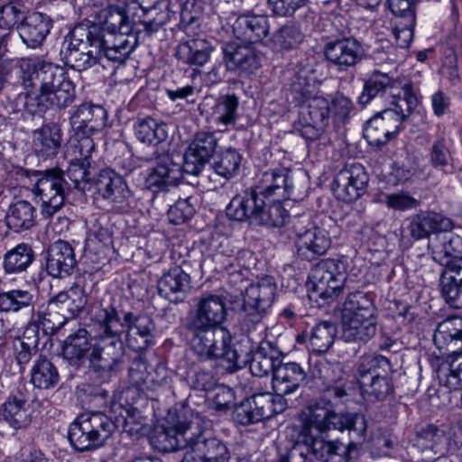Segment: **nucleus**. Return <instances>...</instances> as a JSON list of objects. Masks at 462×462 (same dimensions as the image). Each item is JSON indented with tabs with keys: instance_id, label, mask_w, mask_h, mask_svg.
<instances>
[{
	"instance_id": "nucleus-35",
	"label": "nucleus",
	"mask_w": 462,
	"mask_h": 462,
	"mask_svg": "<svg viewBox=\"0 0 462 462\" xmlns=\"http://www.w3.org/2000/svg\"><path fill=\"white\" fill-rule=\"evenodd\" d=\"M79 157H76L70 163L65 173L74 184V188L82 191L88 189L92 173L89 171L90 156L95 150L93 139L84 138L80 144H77Z\"/></svg>"
},
{
	"instance_id": "nucleus-55",
	"label": "nucleus",
	"mask_w": 462,
	"mask_h": 462,
	"mask_svg": "<svg viewBox=\"0 0 462 462\" xmlns=\"http://www.w3.org/2000/svg\"><path fill=\"white\" fill-rule=\"evenodd\" d=\"M281 201L266 199L255 225L269 228L282 226L289 216Z\"/></svg>"
},
{
	"instance_id": "nucleus-53",
	"label": "nucleus",
	"mask_w": 462,
	"mask_h": 462,
	"mask_svg": "<svg viewBox=\"0 0 462 462\" xmlns=\"http://www.w3.org/2000/svg\"><path fill=\"white\" fill-rule=\"evenodd\" d=\"M241 161L242 156L237 150L226 148L217 154L211 167L217 175L229 180L237 174Z\"/></svg>"
},
{
	"instance_id": "nucleus-60",
	"label": "nucleus",
	"mask_w": 462,
	"mask_h": 462,
	"mask_svg": "<svg viewBox=\"0 0 462 462\" xmlns=\"http://www.w3.org/2000/svg\"><path fill=\"white\" fill-rule=\"evenodd\" d=\"M114 222H111L109 218L106 220L105 217H102L100 219V226L96 234L97 239L103 245L104 258L106 259L107 262L113 259L116 253L114 246Z\"/></svg>"
},
{
	"instance_id": "nucleus-52",
	"label": "nucleus",
	"mask_w": 462,
	"mask_h": 462,
	"mask_svg": "<svg viewBox=\"0 0 462 462\" xmlns=\"http://www.w3.org/2000/svg\"><path fill=\"white\" fill-rule=\"evenodd\" d=\"M438 378L441 385L450 391L462 387V351L447 359L438 371Z\"/></svg>"
},
{
	"instance_id": "nucleus-21",
	"label": "nucleus",
	"mask_w": 462,
	"mask_h": 462,
	"mask_svg": "<svg viewBox=\"0 0 462 462\" xmlns=\"http://www.w3.org/2000/svg\"><path fill=\"white\" fill-rule=\"evenodd\" d=\"M217 139L213 133L199 132L189 143L183 158L184 173L198 176L214 155Z\"/></svg>"
},
{
	"instance_id": "nucleus-22",
	"label": "nucleus",
	"mask_w": 462,
	"mask_h": 462,
	"mask_svg": "<svg viewBox=\"0 0 462 462\" xmlns=\"http://www.w3.org/2000/svg\"><path fill=\"white\" fill-rule=\"evenodd\" d=\"M121 327L125 332V344L134 351L145 350L154 344L155 324L147 315L125 314Z\"/></svg>"
},
{
	"instance_id": "nucleus-3",
	"label": "nucleus",
	"mask_w": 462,
	"mask_h": 462,
	"mask_svg": "<svg viewBox=\"0 0 462 462\" xmlns=\"http://www.w3.org/2000/svg\"><path fill=\"white\" fill-rule=\"evenodd\" d=\"M342 337L346 342L367 343L377 330V309L365 292L354 291L341 310Z\"/></svg>"
},
{
	"instance_id": "nucleus-7",
	"label": "nucleus",
	"mask_w": 462,
	"mask_h": 462,
	"mask_svg": "<svg viewBox=\"0 0 462 462\" xmlns=\"http://www.w3.org/2000/svg\"><path fill=\"white\" fill-rule=\"evenodd\" d=\"M116 423L102 412L79 415L69 425L68 438L78 451L97 448L112 437Z\"/></svg>"
},
{
	"instance_id": "nucleus-5",
	"label": "nucleus",
	"mask_w": 462,
	"mask_h": 462,
	"mask_svg": "<svg viewBox=\"0 0 462 462\" xmlns=\"http://www.w3.org/2000/svg\"><path fill=\"white\" fill-rule=\"evenodd\" d=\"M418 105V98L411 89L403 90V97L393 99L388 106L369 119L364 128V137L371 146L386 144L401 127L402 123Z\"/></svg>"
},
{
	"instance_id": "nucleus-61",
	"label": "nucleus",
	"mask_w": 462,
	"mask_h": 462,
	"mask_svg": "<svg viewBox=\"0 0 462 462\" xmlns=\"http://www.w3.org/2000/svg\"><path fill=\"white\" fill-rule=\"evenodd\" d=\"M394 15L405 20L403 23H396L393 32L396 39L397 44L401 48H406L411 42L413 38V29L416 23L415 13H407Z\"/></svg>"
},
{
	"instance_id": "nucleus-19",
	"label": "nucleus",
	"mask_w": 462,
	"mask_h": 462,
	"mask_svg": "<svg viewBox=\"0 0 462 462\" xmlns=\"http://www.w3.org/2000/svg\"><path fill=\"white\" fill-rule=\"evenodd\" d=\"M368 180L365 168L359 163H354L337 173L332 189L337 199L349 203L365 192Z\"/></svg>"
},
{
	"instance_id": "nucleus-36",
	"label": "nucleus",
	"mask_w": 462,
	"mask_h": 462,
	"mask_svg": "<svg viewBox=\"0 0 462 462\" xmlns=\"http://www.w3.org/2000/svg\"><path fill=\"white\" fill-rule=\"evenodd\" d=\"M265 199L286 200L291 193L289 171L284 169H273L263 172L254 186Z\"/></svg>"
},
{
	"instance_id": "nucleus-57",
	"label": "nucleus",
	"mask_w": 462,
	"mask_h": 462,
	"mask_svg": "<svg viewBox=\"0 0 462 462\" xmlns=\"http://www.w3.org/2000/svg\"><path fill=\"white\" fill-rule=\"evenodd\" d=\"M316 86L307 78L306 75L297 73L291 79L289 88V98L295 105L300 106L312 97H314Z\"/></svg>"
},
{
	"instance_id": "nucleus-13",
	"label": "nucleus",
	"mask_w": 462,
	"mask_h": 462,
	"mask_svg": "<svg viewBox=\"0 0 462 462\" xmlns=\"http://www.w3.org/2000/svg\"><path fill=\"white\" fill-rule=\"evenodd\" d=\"M195 421H184L180 415L169 414L168 419L156 425L150 436L151 445L161 452L189 451L190 440L194 437Z\"/></svg>"
},
{
	"instance_id": "nucleus-10",
	"label": "nucleus",
	"mask_w": 462,
	"mask_h": 462,
	"mask_svg": "<svg viewBox=\"0 0 462 462\" xmlns=\"http://www.w3.org/2000/svg\"><path fill=\"white\" fill-rule=\"evenodd\" d=\"M393 373L391 361L382 355L360 358L357 374L361 393L369 401H383L393 392L388 374Z\"/></svg>"
},
{
	"instance_id": "nucleus-54",
	"label": "nucleus",
	"mask_w": 462,
	"mask_h": 462,
	"mask_svg": "<svg viewBox=\"0 0 462 462\" xmlns=\"http://www.w3.org/2000/svg\"><path fill=\"white\" fill-rule=\"evenodd\" d=\"M445 442L444 430L434 425H428L416 434L415 445L421 450L430 449L435 454H443L446 450Z\"/></svg>"
},
{
	"instance_id": "nucleus-40",
	"label": "nucleus",
	"mask_w": 462,
	"mask_h": 462,
	"mask_svg": "<svg viewBox=\"0 0 462 462\" xmlns=\"http://www.w3.org/2000/svg\"><path fill=\"white\" fill-rule=\"evenodd\" d=\"M190 289V277L180 266L170 269L158 282V290L161 296L172 300L180 299Z\"/></svg>"
},
{
	"instance_id": "nucleus-58",
	"label": "nucleus",
	"mask_w": 462,
	"mask_h": 462,
	"mask_svg": "<svg viewBox=\"0 0 462 462\" xmlns=\"http://www.w3.org/2000/svg\"><path fill=\"white\" fill-rule=\"evenodd\" d=\"M430 159L434 168L440 169L445 172L452 171V156L448 143L444 139L433 143Z\"/></svg>"
},
{
	"instance_id": "nucleus-49",
	"label": "nucleus",
	"mask_w": 462,
	"mask_h": 462,
	"mask_svg": "<svg viewBox=\"0 0 462 462\" xmlns=\"http://www.w3.org/2000/svg\"><path fill=\"white\" fill-rule=\"evenodd\" d=\"M336 335L337 327L333 322H320L311 328L308 336L309 348L318 354L325 353L333 345Z\"/></svg>"
},
{
	"instance_id": "nucleus-50",
	"label": "nucleus",
	"mask_w": 462,
	"mask_h": 462,
	"mask_svg": "<svg viewBox=\"0 0 462 462\" xmlns=\"http://www.w3.org/2000/svg\"><path fill=\"white\" fill-rule=\"evenodd\" d=\"M303 37L300 25L287 22L273 33L270 41L275 51H291L298 47Z\"/></svg>"
},
{
	"instance_id": "nucleus-48",
	"label": "nucleus",
	"mask_w": 462,
	"mask_h": 462,
	"mask_svg": "<svg viewBox=\"0 0 462 462\" xmlns=\"http://www.w3.org/2000/svg\"><path fill=\"white\" fill-rule=\"evenodd\" d=\"M330 101L322 96L315 95L300 106V120L312 124H328Z\"/></svg>"
},
{
	"instance_id": "nucleus-15",
	"label": "nucleus",
	"mask_w": 462,
	"mask_h": 462,
	"mask_svg": "<svg viewBox=\"0 0 462 462\" xmlns=\"http://www.w3.org/2000/svg\"><path fill=\"white\" fill-rule=\"evenodd\" d=\"M345 430L348 431L350 439L346 444L337 439L326 441L321 438L307 437V440L310 442L304 444L305 448L323 462H348L351 452L365 440L366 431H363L361 437H358L353 432L352 425L347 426Z\"/></svg>"
},
{
	"instance_id": "nucleus-17",
	"label": "nucleus",
	"mask_w": 462,
	"mask_h": 462,
	"mask_svg": "<svg viewBox=\"0 0 462 462\" xmlns=\"http://www.w3.org/2000/svg\"><path fill=\"white\" fill-rule=\"evenodd\" d=\"M22 84L27 91H48L53 83L63 81L62 69L50 62L23 60L20 64Z\"/></svg>"
},
{
	"instance_id": "nucleus-8",
	"label": "nucleus",
	"mask_w": 462,
	"mask_h": 462,
	"mask_svg": "<svg viewBox=\"0 0 462 462\" xmlns=\"http://www.w3.org/2000/svg\"><path fill=\"white\" fill-rule=\"evenodd\" d=\"M96 315V339L90 361L97 362L102 370H111L116 365V307L113 295L108 293L101 300Z\"/></svg>"
},
{
	"instance_id": "nucleus-34",
	"label": "nucleus",
	"mask_w": 462,
	"mask_h": 462,
	"mask_svg": "<svg viewBox=\"0 0 462 462\" xmlns=\"http://www.w3.org/2000/svg\"><path fill=\"white\" fill-rule=\"evenodd\" d=\"M182 167L166 155L161 157L145 179V186L153 193L176 186L182 179Z\"/></svg>"
},
{
	"instance_id": "nucleus-2",
	"label": "nucleus",
	"mask_w": 462,
	"mask_h": 462,
	"mask_svg": "<svg viewBox=\"0 0 462 462\" xmlns=\"http://www.w3.org/2000/svg\"><path fill=\"white\" fill-rule=\"evenodd\" d=\"M192 335L190 347L201 360H219V366L226 373L232 374L241 369L246 360L241 358L232 347V337L226 328L187 327Z\"/></svg>"
},
{
	"instance_id": "nucleus-59",
	"label": "nucleus",
	"mask_w": 462,
	"mask_h": 462,
	"mask_svg": "<svg viewBox=\"0 0 462 462\" xmlns=\"http://www.w3.org/2000/svg\"><path fill=\"white\" fill-rule=\"evenodd\" d=\"M420 215L430 235L449 232L454 225L450 218L433 210H420Z\"/></svg>"
},
{
	"instance_id": "nucleus-12",
	"label": "nucleus",
	"mask_w": 462,
	"mask_h": 462,
	"mask_svg": "<svg viewBox=\"0 0 462 462\" xmlns=\"http://www.w3.org/2000/svg\"><path fill=\"white\" fill-rule=\"evenodd\" d=\"M346 280V263L341 259H324L309 274V284L317 297L330 301L337 299Z\"/></svg>"
},
{
	"instance_id": "nucleus-63",
	"label": "nucleus",
	"mask_w": 462,
	"mask_h": 462,
	"mask_svg": "<svg viewBox=\"0 0 462 462\" xmlns=\"http://www.w3.org/2000/svg\"><path fill=\"white\" fill-rule=\"evenodd\" d=\"M69 300H68L66 310L68 316L66 319L76 317L82 311L88 302V296L85 290L81 287L79 282H75V285L70 288Z\"/></svg>"
},
{
	"instance_id": "nucleus-51",
	"label": "nucleus",
	"mask_w": 462,
	"mask_h": 462,
	"mask_svg": "<svg viewBox=\"0 0 462 462\" xmlns=\"http://www.w3.org/2000/svg\"><path fill=\"white\" fill-rule=\"evenodd\" d=\"M60 375L55 365L45 356H40L31 372V382L39 389H50L57 385Z\"/></svg>"
},
{
	"instance_id": "nucleus-4",
	"label": "nucleus",
	"mask_w": 462,
	"mask_h": 462,
	"mask_svg": "<svg viewBox=\"0 0 462 462\" xmlns=\"http://www.w3.org/2000/svg\"><path fill=\"white\" fill-rule=\"evenodd\" d=\"M301 427L298 432V444L310 442V439H319V434L327 433L331 430L344 431L352 425L353 432L361 437L366 431L367 423L364 415L359 413H336L327 408L314 405L308 407L301 416Z\"/></svg>"
},
{
	"instance_id": "nucleus-32",
	"label": "nucleus",
	"mask_w": 462,
	"mask_h": 462,
	"mask_svg": "<svg viewBox=\"0 0 462 462\" xmlns=\"http://www.w3.org/2000/svg\"><path fill=\"white\" fill-rule=\"evenodd\" d=\"M233 33L245 43H262L269 35V19L265 15L251 13L239 15L233 25Z\"/></svg>"
},
{
	"instance_id": "nucleus-25",
	"label": "nucleus",
	"mask_w": 462,
	"mask_h": 462,
	"mask_svg": "<svg viewBox=\"0 0 462 462\" xmlns=\"http://www.w3.org/2000/svg\"><path fill=\"white\" fill-rule=\"evenodd\" d=\"M226 309L221 296L208 294L201 297L195 306L187 327L224 328Z\"/></svg>"
},
{
	"instance_id": "nucleus-28",
	"label": "nucleus",
	"mask_w": 462,
	"mask_h": 462,
	"mask_svg": "<svg viewBox=\"0 0 462 462\" xmlns=\"http://www.w3.org/2000/svg\"><path fill=\"white\" fill-rule=\"evenodd\" d=\"M265 199L254 187L235 196L226 207V216L236 221L256 224Z\"/></svg>"
},
{
	"instance_id": "nucleus-31",
	"label": "nucleus",
	"mask_w": 462,
	"mask_h": 462,
	"mask_svg": "<svg viewBox=\"0 0 462 462\" xmlns=\"http://www.w3.org/2000/svg\"><path fill=\"white\" fill-rule=\"evenodd\" d=\"M75 97V87L67 77L60 82V87L52 96L26 94L25 106L32 114L44 113L56 106L64 108L69 106Z\"/></svg>"
},
{
	"instance_id": "nucleus-16",
	"label": "nucleus",
	"mask_w": 462,
	"mask_h": 462,
	"mask_svg": "<svg viewBox=\"0 0 462 462\" xmlns=\"http://www.w3.org/2000/svg\"><path fill=\"white\" fill-rule=\"evenodd\" d=\"M192 430L194 437L188 451L191 461L185 457L182 462H229L230 453L223 441L203 430L199 421Z\"/></svg>"
},
{
	"instance_id": "nucleus-38",
	"label": "nucleus",
	"mask_w": 462,
	"mask_h": 462,
	"mask_svg": "<svg viewBox=\"0 0 462 462\" xmlns=\"http://www.w3.org/2000/svg\"><path fill=\"white\" fill-rule=\"evenodd\" d=\"M51 27V19L41 13H32L23 18L17 30L23 42L31 48L43 42Z\"/></svg>"
},
{
	"instance_id": "nucleus-37",
	"label": "nucleus",
	"mask_w": 462,
	"mask_h": 462,
	"mask_svg": "<svg viewBox=\"0 0 462 462\" xmlns=\"http://www.w3.org/2000/svg\"><path fill=\"white\" fill-rule=\"evenodd\" d=\"M306 379L303 368L295 362L279 363L274 369L273 388L276 393L275 399L294 393Z\"/></svg>"
},
{
	"instance_id": "nucleus-44",
	"label": "nucleus",
	"mask_w": 462,
	"mask_h": 462,
	"mask_svg": "<svg viewBox=\"0 0 462 462\" xmlns=\"http://www.w3.org/2000/svg\"><path fill=\"white\" fill-rule=\"evenodd\" d=\"M40 328L35 322H29L23 335L13 340L12 348L19 365L27 364L37 351Z\"/></svg>"
},
{
	"instance_id": "nucleus-6",
	"label": "nucleus",
	"mask_w": 462,
	"mask_h": 462,
	"mask_svg": "<svg viewBox=\"0 0 462 462\" xmlns=\"http://www.w3.org/2000/svg\"><path fill=\"white\" fill-rule=\"evenodd\" d=\"M171 13H175V4L169 0H129L124 7L117 6L121 17L119 31L122 34H131L141 23L151 35L169 22Z\"/></svg>"
},
{
	"instance_id": "nucleus-29",
	"label": "nucleus",
	"mask_w": 462,
	"mask_h": 462,
	"mask_svg": "<svg viewBox=\"0 0 462 462\" xmlns=\"http://www.w3.org/2000/svg\"><path fill=\"white\" fill-rule=\"evenodd\" d=\"M76 265L75 252L69 242L58 240L47 249L45 269L51 277H68L73 273Z\"/></svg>"
},
{
	"instance_id": "nucleus-26",
	"label": "nucleus",
	"mask_w": 462,
	"mask_h": 462,
	"mask_svg": "<svg viewBox=\"0 0 462 462\" xmlns=\"http://www.w3.org/2000/svg\"><path fill=\"white\" fill-rule=\"evenodd\" d=\"M310 374L313 378L321 380L327 392L337 398L346 395L345 384L346 382L343 364L338 361H329L319 357L310 360Z\"/></svg>"
},
{
	"instance_id": "nucleus-24",
	"label": "nucleus",
	"mask_w": 462,
	"mask_h": 462,
	"mask_svg": "<svg viewBox=\"0 0 462 462\" xmlns=\"http://www.w3.org/2000/svg\"><path fill=\"white\" fill-rule=\"evenodd\" d=\"M326 60L340 71H346L358 64L364 57L362 44L354 37H343L326 43Z\"/></svg>"
},
{
	"instance_id": "nucleus-62",
	"label": "nucleus",
	"mask_w": 462,
	"mask_h": 462,
	"mask_svg": "<svg viewBox=\"0 0 462 462\" xmlns=\"http://www.w3.org/2000/svg\"><path fill=\"white\" fill-rule=\"evenodd\" d=\"M171 4H175V13L178 9L180 23L184 25L193 23L201 14V5L198 0H174Z\"/></svg>"
},
{
	"instance_id": "nucleus-33",
	"label": "nucleus",
	"mask_w": 462,
	"mask_h": 462,
	"mask_svg": "<svg viewBox=\"0 0 462 462\" xmlns=\"http://www.w3.org/2000/svg\"><path fill=\"white\" fill-rule=\"evenodd\" d=\"M404 89H411L410 86L406 85L401 88L400 83L392 79L388 74L376 72L364 84L358 101L362 105H366L374 97L389 95V106H392L393 99L403 97Z\"/></svg>"
},
{
	"instance_id": "nucleus-9",
	"label": "nucleus",
	"mask_w": 462,
	"mask_h": 462,
	"mask_svg": "<svg viewBox=\"0 0 462 462\" xmlns=\"http://www.w3.org/2000/svg\"><path fill=\"white\" fill-rule=\"evenodd\" d=\"M35 181L32 194L41 203V214L45 218L52 217L64 206L70 185L65 178V172L59 168L45 171H34L32 174Z\"/></svg>"
},
{
	"instance_id": "nucleus-46",
	"label": "nucleus",
	"mask_w": 462,
	"mask_h": 462,
	"mask_svg": "<svg viewBox=\"0 0 462 462\" xmlns=\"http://www.w3.org/2000/svg\"><path fill=\"white\" fill-rule=\"evenodd\" d=\"M91 346L88 332L85 328H79L65 340L62 348L63 356L70 365H79L82 360L87 358Z\"/></svg>"
},
{
	"instance_id": "nucleus-20",
	"label": "nucleus",
	"mask_w": 462,
	"mask_h": 462,
	"mask_svg": "<svg viewBox=\"0 0 462 462\" xmlns=\"http://www.w3.org/2000/svg\"><path fill=\"white\" fill-rule=\"evenodd\" d=\"M221 48L226 68L231 72L250 75L261 67V52L253 44L229 42Z\"/></svg>"
},
{
	"instance_id": "nucleus-43",
	"label": "nucleus",
	"mask_w": 462,
	"mask_h": 462,
	"mask_svg": "<svg viewBox=\"0 0 462 462\" xmlns=\"http://www.w3.org/2000/svg\"><path fill=\"white\" fill-rule=\"evenodd\" d=\"M37 209L29 201L11 204L5 215L6 226L16 233L29 230L36 224Z\"/></svg>"
},
{
	"instance_id": "nucleus-45",
	"label": "nucleus",
	"mask_w": 462,
	"mask_h": 462,
	"mask_svg": "<svg viewBox=\"0 0 462 462\" xmlns=\"http://www.w3.org/2000/svg\"><path fill=\"white\" fill-rule=\"evenodd\" d=\"M239 99L235 94L220 96L213 106L212 118L220 132L235 125L238 119Z\"/></svg>"
},
{
	"instance_id": "nucleus-64",
	"label": "nucleus",
	"mask_w": 462,
	"mask_h": 462,
	"mask_svg": "<svg viewBox=\"0 0 462 462\" xmlns=\"http://www.w3.org/2000/svg\"><path fill=\"white\" fill-rule=\"evenodd\" d=\"M24 17L21 6L14 3L6 4L0 9V28L9 31L15 25L18 26V23L22 22Z\"/></svg>"
},
{
	"instance_id": "nucleus-56",
	"label": "nucleus",
	"mask_w": 462,
	"mask_h": 462,
	"mask_svg": "<svg viewBox=\"0 0 462 462\" xmlns=\"http://www.w3.org/2000/svg\"><path fill=\"white\" fill-rule=\"evenodd\" d=\"M32 301L33 295L28 290L14 289L0 293L1 311H18L32 305Z\"/></svg>"
},
{
	"instance_id": "nucleus-30",
	"label": "nucleus",
	"mask_w": 462,
	"mask_h": 462,
	"mask_svg": "<svg viewBox=\"0 0 462 462\" xmlns=\"http://www.w3.org/2000/svg\"><path fill=\"white\" fill-rule=\"evenodd\" d=\"M433 341L447 358L462 352V317H449L439 323Z\"/></svg>"
},
{
	"instance_id": "nucleus-41",
	"label": "nucleus",
	"mask_w": 462,
	"mask_h": 462,
	"mask_svg": "<svg viewBox=\"0 0 462 462\" xmlns=\"http://www.w3.org/2000/svg\"><path fill=\"white\" fill-rule=\"evenodd\" d=\"M34 260L32 246L23 242L5 253L2 267L6 274H20L26 272Z\"/></svg>"
},
{
	"instance_id": "nucleus-47",
	"label": "nucleus",
	"mask_w": 462,
	"mask_h": 462,
	"mask_svg": "<svg viewBox=\"0 0 462 462\" xmlns=\"http://www.w3.org/2000/svg\"><path fill=\"white\" fill-rule=\"evenodd\" d=\"M137 139L147 144L157 145L168 137L167 125L152 117L139 119L134 125Z\"/></svg>"
},
{
	"instance_id": "nucleus-11",
	"label": "nucleus",
	"mask_w": 462,
	"mask_h": 462,
	"mask_svg": "<svg viewBox=\"0 0 462 462\" xmlns=\"http://www.w3.org/2000/svg\"><path fill=\"white\" fill-rule=\"evenodd\" d=\"M291 223L300 259L311 262L328 251L331 245L328 233L312 223L309 215L293 217Z\"/></svg>"
},
{
	"instance_id": "nucleus-39",
	"label": "nucleus",
	"mask_w": 462,
	"mask_h": 462,
	"mask_svg": "<svg viewBox=\"0 0 462 462\" xmlns=\"http://www.w3.org/2000/svg\"><path fill=\"white\" fill-rule=\"evenodd\" d=\"M61 133L55 124L44 125L32 133V149L37 156L48 159L55 156L60 148Z\"/></svg>"
},
{
	"instance_id": "nucleus-27",
	"label": "nucleus",
	"mask_w": 462,
	"mask_h": 462,
	"mask_svg": "<svg viewBox=\"0 0 462 462\" xmlns=\"http://www.w3.org/2000/svg\"><path fill=\"white\" fill-rule=\"evenodd\" d=\"M0 417L14 430L26 429L32 420L29 404V392L24 385H19L4 402Z\"/></svg>"
},
{
	"instance_id": "nucleus-14",
	"label": "nucleus",
	"mask_w": 462,
	"mask_h": 462,
	"mask_svg": "<svg viewBox=\"0 0 462 462\" xmlns=\"http://www.w3.org/2000/svg\"><path fill=\"white\" fill-rule=\"evenodd\" d=\"M284 409V402L275 399L270 393H260L252 395L236 406L233 411V420L242 426L260 422L273 415L280 413Z\"/></svg>"
},
{
	"instance_id": "nucleus-18",
	"label": "nucleus",
	"mask_w": 462,
	"mask_h": 462,
	"mask_svg": "<svg viewBox=\"0 0 462 462\" xmlns=\"http://www.w3.org/2000/svg\"><path fill=\"white\" fill-rule=\"evenodd\" d=\"M276 284L273 277L265 276L249 285L244 297V310L252 323H258L263 314L273 305Z\"/></svg>"
},
{
	"instance_id": "nucleus-23",
	"label": "nucleus",
	"mask_w": 462,
	"mask_h": 462,
	"mask_svg": "<svg viewBox=\"0 0 462 462\" xmlns=\"http://www.w3.org/2000/svg\"><path fill=\"white\" fill-rule=\"evenodd\" d=\"M107 112L101 106L81 104L69 118V123L78 144L84 138L92 139L91 135L106 125Z\"/></svg>"
},
{
	"instance_id": "nucleus-1",
	"label": "nucleus",
	"mask_w": 462,
	"mask_h": 462,
	"mask_svg": "<svg viewBox=\"0 0 462 462\" xmlns=\"http://www.w3.org/2000/svg\"><path fill=\"white\" fill-rule=\"evenodd\" d=\"M115 12L113 5L101 9L95 22L77 24L64 38L60 55L67 66L80 71L97 62L106 68L107 62L116 72Z\"/></svg>"
},
{
	"instance_id": "nucleus-42",
	"label": "nucleus",
	"mask_w": 462,
	"mask_h": 462,
	"mask_svg": "<svg viewBox=\"0 0 462 462\" xmlns=\"http://www.w3.org/2000/svg\"><path fill=\"white\" fill-rule=\"evenodd\" d=\"M212 44L202 38H194L180 43L176 50L177 58L190 66H203L209 60Z\"/></svg>"
}]
</instances>
